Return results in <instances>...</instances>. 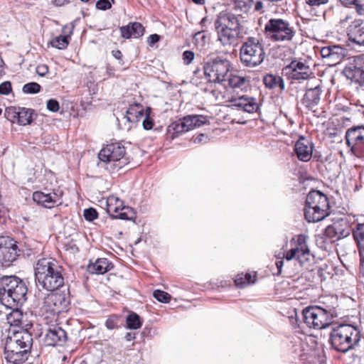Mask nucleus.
I'll return each mask as SVG.
<instances>
[{"label":"nucleus","mask_w":364,"mask_h":364,"mask_svg":"<svg viewBox=\"0 0 364 364\" xmlns=\"http://www.w3.org/2000/svg\"><path fill=\"white\" fill-rule=\"evenodd\" d=\"M63 268L52 258H42L37 261L35 269V280L38 286L53 291L63 287L65 279Z\"/></svg>","instance_id":"f257e3e1"},{"label":"nucleus","mask_w":364,"mask_h":364,"mask_svg":"<svg viewBox=\"0 0 364 364\" xmlns=\"http://www.w3.org/2000/svg\"><path fill=\"white\" fill-rule=\"evenodd\" d=\"M33 344L32 335L26 330L16 331L6 339L4 354L8 364H21L28 360Z\"/></svg>","instance_id":"f03ea898"},{"label":"nucleus","mask_w":364,"mask_h":364,"mask_svg":"<svg viewBox=\"0 0 364 364\" xmlns=\"http://www.w3.org/2000/svg\"><path fill=\"white\" fill-rule=\"evenodd\" d=\"M27 287L16 276L0 278V302L8 309H16L26 301Z\"/></svg>","instance_id":"7ed1b4c3"},{"label":"nucleus","mask_w":364,"mask_h":364,"mask_svg":"<svg viewBox=\"0 0 364 364\" xmlns=\"http://www.w3.org/2000/svg\"><path fill=\"white\" fill-rule=\"evenodd\" d=\"M334 302L331 305L311 306L302 311L303 320L306 326L314 329H323L328 327L333 317H336L337 299L331 298Z\"/></svg>","instance_id":"20e7f679"},{"label":"nucleus","mask_w":364,"mask_h":364,"mask_svg":"<svg viewBox=\"0 0 364 364\" xmlns=\"http://www.w3.org/2000/svg\"><path fill=\"white\" fill-rule=\"evenodd\" d=\"M359 329L351 324H340L333 328L330 333V342L337 351L346 353L360 340Z\"/></svg>","instance_id":"39448f33"},{"label":"nucleus","mask_w":364,"mask_h":364,"mask_svg":"<svg viewBox=\"0 0 364 364\" xmlns=\"http://www.w3.org/2000/svg\"><path fill=\"white\" fill-rule=\"evenodd\" d=\"M70 304L67 294L51 292L43 296L40 311L47 323H56L59 315L68 311Z\"/></svg>","instance_id":"423d86ee"},{"label":"nucleus","mask_w":364,"mask_h":364,"mask_svg":"<svg viewBox=\"0 0 364 364\" xmlns=\"http://www.w3.org/2000/svg\"><path fill=\"white\" fill-rule=\"evenodd\" d=\"M330 214V205L326 195L319 191H310L306 199L304 217L309 223L323 220Z\"/></svg>","instance_id":"0eeeda50"},{"label":"nucleus","mask_w":364,"mask_h":364,"mask_svg":"<svg viewBox=\"0 0 364 364\" xmlns=\"http://www.w3.org/2000/svg\"><path fill=\"white\" fill-rule=\"evenodd\" d=\"M266 36L274 42L291 41L296 35L294 27L287 20L270 18L264 26Z\"/></svg>","instance_id":"6e6552de"},{"label":"nucleus","mask_w":364,"mask_h":364,"mask_svg":"<svg viewBox=\"0 0 364 364\" xmlns=\"http://www.w3.org/2000/svg\"><path fill=\"white\" fill-rule=\"evenodd\" d=\"M308 238L309 237L304 234L296 235L291 241V244L294 247L285 255L287 260L289 261L296 258L301 267L306 269H309L314 259V256L311 253L307 244Z\"/></svg>","instance_id":"1a4fd4ad"},{"label":"nucleus","mask_w":364,"mask_h":364,"mask_svg":"<svg viewBox=\"0 0 364 364\" xmlns=\"http://www.w3.org/2000/svg\"><path fill=\"white\" fill-rule=\"evenodd\" d=\"M208 118L203 115H188L173 122L166 130V138L173 140L179 134L200 127L208 122Z\"/></svg>","instance_id":"9d476101"},{"label":"nucleus","mask_w":364,"mask_h":364,"mask_svg":"<svg viewBox=\"0 0 364 364\" xmlns=\"http://www.w3.org/2000/svg\"><path fill=\"white\" fill-rule=\"evenodd\" d=\"M230 68L228 60L217 58L205 64L204 74L210 82L220 83L228 77Z\"/></svg>","instance_id":"9b49d317"},{"label":"nucleus","mask_w":364,"mask_h":364,"mask_svg":"<svg viewBox=\"0 0 364 364\" xmlns=\"http://www.w3.org/2000/svg\"><path fill=\"white\" fill-rule=\"evenodd\" d=\"M346 144L350 153L356 157L364 158V126L353 127L347 129Z\"/></svg>","instance_id":"f8f14e48"},{"label":"nucleus","mask_w":364,"mask_h":364,"mask_svg":"<svg viewBox=\"0 0 364 364\" xmlns=\"http://www.w3.org/2000/svg\"><path fill=\"white\" fill-rule=\"evenodd\" d=\"M282 71L289 79L298 81L306 80L314 77V73L306 60L294 59L285 66Z\"/></svg>","instance_id":"ddd939ff"},{"label":"nucleus","mask_w":364,"mask_h":364,"mask_svg":"<svg viewBox=\"0 0 364 364\" xmlns=\"http://www.w3.org/2000/svg\"><path fill=\"white\" fill-rule=\"evenodd\" d=\"M18 252L16 241L9 237H0V265L9 267L16 259Z\"/></svg>","instance_id":"4468645a"},{"label":"nucleus","mask_w":364,"mask_h":364,"mask_svg":"<svg viewBox=\"0 0 364 364\" xmlns=\"http://www.w3.org/2000/svg\"><path fill=\"white\" fill-rule=\"evenodd\" d=\"M107 211L113 218L132 220L134 218L132 209L125 206L124 202L114 196L107 198Z\"/></svg>","instance_id":"2eb2a0df"},{"label":"nucleus","mask_w":364,"mask_h":364,"mask_svg":"<svg viewBox=\"0 0 364 364\" xmlns=\"http://www.w3.org/2000/svg\"><path fill=\"white\" fill-rule=\"evenodd\" d=\"M125 155V148L119 142L107 144L99 153L98 157L105 163L119 162Z\"/></svg>","instance_id":"dca6fc26"},{"label":"nucleus","mask_w":364,"mask_h":364,"mask_svg":"<svg viewBox=\"0 0 364 364\" xmlns=\"http://www.w3.org/2000/svg\"><path fill=\"white\" fill-rule=\"evenodd\" d=\"M320 53L329 65H336L344 58L346 49L338 45H330L321 48Z\"/></svg>","instance_id":"f3484780"},{"label":"nucleus","mask_w":364,"mask_h":364,"mask_svg":"<svg viewBox=\"0 0 364 364\" xmlns=\"http://www.w3.org/2000/svg\"><path fill=\"white\" fill-rule=\"evenodd\" d=\"M67 338L65 331L56 323L48 329L45 336V343L50 346H62L67 341Z\"/></svg>","instance_id":"a211bd4d"},{"label":"nucleus","mask_w":364,"mask_h":364,"mask_svg":"<svg viewBox=\"0 0 364 364\" xmlns=\"http://www.w3.org/2000/svg\"><path fill=\"white\" fill-rule=\"evenodd\" d=\"M33 200L38 205L46 208H52L61 203V193L53 191L45 193L42 191H35L33 193Z\"/></svg>","instance_id":"6ab92c4d"},{"label":"nucleus","mask_w":364,"mask_h":364,"mask_svg":"<svg viewBox=\"0 0 364 364\" xmlns=\"http://www.w3.org/2000/svg\"><path fill=\"white\" fill-rule=\"evenodd\" d=\"M347 35L350 41L364 46V20L357 18L347 28Z\"/></svg>","instance_id":"aec40b11"},{"label":"nucleus","mask_w":364,"mask_h":364,"mask_svg":"<svg viewBox=\"0 0 364 364\" xmlns=\"http://www.w3.org/2000/svg\"><path fill=\"white\" fill-rule=\"evenodd\" d=\"M314 150L313 143L308 139L300 136L294 145V151L299 160L304 162L310 161Z\"/></svg>","instance_id":"412c9836"},{"label":"nucleus","mask_w":364,"mask_h":364,"mask_svg":"<svg viewBox=\"0 0 364 364\" xmlns=\"http://www.w3.org/2000/svg\"><path fill=\"white\" fill-rule=\"evenodd\" d=\"M73 31L74 25L73 23L64 26L62 28L63 34L53 38L49 41L48 45L59 50L65 49L69 45Z\"/></svg>","instance_id":"4be33fe9"},{"label":"nucleus","mask_w":364,"mask_h":364,"mask_svg":"<svg viewBox=\"0 0 364 364\" xmlns=\"http://www.w3.org/2000/svg\"><path fill=\"white\" fill-rule=\"evenodd\" d=\"M321 92L319 85L307 89L301 100L302 105L309 110H314L320 102Z\"/></svg>","instance_id":"5701e85b"},{"label":"nucleus","mask_w":364,"mask_h":364,"mask_svg":"<svg viewBox=\"0 0 364 364\" xmlns=\"http://www.w3.org/2000/svg\"><path fill=\"white\" fill-rule=\"evenodd\" d=\"M215 27H221L225 28H232L238 30L239 20L235 14L228 12H220L215 22Z\"/></svg>","instance_id":"b1692460"},{"label":"nucleus","mask_w":364,"mask_h":364,"mask_svg":"<svg viewBox=\"0 0 364 364\" xmlns=\"http://www.w3.org/2000/svg\"><path fill=\"white\" fill-rule=\"evenodd\" d=\"M119 29L122 37L126 39L139 38L144 33V28L139 22L130 23L125 26L120 27Z\"/></svg>","instance_id":"393cba45"},{"label":"nucleus","mask_w":364,"mask_h":364,"mask_svg":"<svg viewBox=\"0 0 364 364\" xmlns=\"http://www.w3.org/2000/svg\"><path fill=\"white\" fill-rule=\"evenodd\" d=\"M114 267L112 262L107 258H99L87 266V271L91 274H104Z\"/></svg>","instance_id":"a878e982"},{"label":"nucleus","mask_w":364,"mask_h":364,"mask_svg":"<svg viewBox=\"0 0 364 364\" xmlns=\"http://www.w3.org/2000/svg\"><path fill=\"white\" fill-rule=\"evenodd\" d=\"M347 77L352 79V82L358 90L364 91V70L356 65L346 70Z\"/></svg>","instance_id":"bb28decb"},{"label":"nucleus","mask_w":364,"mask_h":364,"mask_svg":"<svg viewBox=\"0 0 364 364\" xmlns=\"http://www.w3.org/2000/svg\"><path fill=\"white\" fill-rule=\"evenodd\" d=\"M218 33V40L223 46L231 45L233 43L237 36L238 30H233L232 28H225L221 27H215Z\"/></svg>","instance_id":"cd10ccee"},{"label":"nucleus","mask_w":364,"mask_h":364,"mask_svg":"<svg viewBox=\"0 0 364 364\" xmlns=\"http://www.w3.org/2000/svg\"><path fill=\"white\" fill-rule=\"evenodd\" d=\"M145 109L140 103L130 105L126 112V119L129 122L136 123L144 117Z\"/></svg>","instance_id":"c85d7f7f"},{"label":"nucleus","mask_w":364,"mask_h":364,"mask_svg":"<svg viewBox=\"0 0 364 364\" xmlns=\"http://www.w3.org/2000/svg\"><path fill=\"white\" fill-rule=\"evenodd\" d=\"M263 82L265 87L269 89H278L282 91L285 88L282 77L277 75L267 74L264 75Z\"/></svg>","instance_id":"c756f323"},{"label":"nucleus","mask_w":364,"mask_h":364,"mask_svg":"<svg viewBox=\"0 0 364 364\" xmlns=\"http://www.w3.org/2000/svg\"><path fill=\"white\" fill-rule=\"evenodd\" d=\"M265 53L262 45L255 43L252 38V66L259 65L264 58Z\"/></svg>","instance_id":"7c9ffc66"},{"label":"nucleus","mask_w":364,"mask_h":364,"mask_svg":"<svg viewBox=\"0 0 364 364\" xmlns=\"http://www.w3.org/2000/svg\"><path fill=\"white\" fill-rule=\"evenodd\" d=\"M236 15L246 19L249 17L250 0H235Z\"/></svg>","instance_id":"2f4dec72"},{"label":"nucleus","mask_w":364,"mask_h":364,"mask_svg":"<svg viewBox=\"0 0 364 364\" xmlns=\"http://www.w3.org/2000/svg\"><path fill=\"white\" fill-rule=\"evenodd\" d=\"M333 225L339 239L350 235L351 230L346 220L341 219L335 222Z\"/></svg>","instance_id":"473e14b6"},{"label":"nucleus","mask_w":364,"mask_h":364,"mask_svg":"<svg viewBox=\"0 0 364 364\" xmlns=\"http://www.w3.org/2000/svg\"><path fill=\"white\" fill-rule=\"evenodd\" d=\"M33 110L25 107H18L17 123L19 125H27L31 123Z\"/></svg>","instance_id":"72a5a7b5"},{"label":"nucleus","mask_w":364,"mask_h":364,"mask_svg":"<svg viewBox=\"0 0 364 364\" xmlns=\"http://www.w3.org/2000/svg\"><path fill=\"white\" fill-rule=\"evenodd\" d=\"M353 236L358 248L364 250V223H358L353 230Z\"/></svg>","instance_id":"f704fd0d"},{"label":"nucleus","mask_w":364,"mask_h":364,"mask_svg":"<svg viewBox=\"0 0 364 364\" xmlns=\"http://www.w3.org/2000/svg\"><path fill=\"white\" fill-rule=\"evenodd\" d=\"M126 325L127 328L136 330L141 328L142 322L141 321L139 316L132 312L127 316Z\"/></svg>","instance_id":"c9c22d12"},{"label":"nucleus","mask_w":364,"mask_h":364,"mask_svg":"<svg viewBox=\"0 0 364 364\" xmlns=\"http://www.w3.org/2000/svg\"><path fill=\"white\" fill-rule=\"evenodd\" d=\"M12 309L13 311L7 316L8 323L11 326H19L23 318L22 312L18 310V307Z\"/></svg>","instance_id":"e433bc0d"},{"label":"nucleus","mask_w":364,"mask_h":364,"mask_svg":"<svg viewBox=\"0 0 364 364\" xmlns=\"http://www.w3.org/2000/svg\"><path fill=\"white\" fill-rule=\"evenodd\" d=\"M234 283L237 288H244L250 283V273L247 272L245 274L243 273L238 274L234 279Z\"/></svg>","instance_id":"4c0bfd02"},{"label":"nucleus","mask_w":364,"mask_h":364,"mask_svg":"<svg viewBox=\"0 0 364 364\" xmlns=\"http://www.w3.org/2000/svg\"><path fill=\"white\" fill-rule=\"evenodd\" d=\"M245 83V78L238 75H230L228 85L233 88H242Z\"/></svg>","instance_id":"58836bf2"},{"label":"nucleus","mask_w":364,"mask_h":364,"mask_svg":"<svg viewBox=\"0 0 364 364\" xmlns=\"http://www.w3.org/2000/svg\"><path fill=\"white\" fill-rule=\"evenodd\" d=\"M153 296L159 302L161 303H169L171 299V296L162 290L156 289L153 291Z\"/></svg>","instance_id":"ea45409f"},{"label":"nucleus","mask_w":364,"mask_h":364,"mask_svg":"<svg viewBox=\"0 0 364 364\" xmlns=\"http://www.w3.org/2000/svg\"><path fill=\"white\" fill-rule=\"evenodd\" d=\"M41 85L37 82H28L23 86L22 91L25 94H36L41 91Z\"/></svg>","instance_id":"a19ab883"},{"label":"nucleus","mask_w":364,"mask_h":364,"mask_svg":"<svg viewBox=\"0 0 364 364\" xmlns=\"http://www.w3.org/2000/svg\"><path fill=\"white\" fill-rule=\"evenodd\" d=\"M18 107H9L5 109V117L12 123H17Z\"/></svg>","instance_id":"79ce46f5"},{"label":"nucleus","mask_w":364,"mask_h":364,"mask_svg":"<svg viewBox=\"0 0 364 364\" xmlns=\"http://www.w3.org/2000/svg\"><path fill=\"white\" fill-rule=\"evenodd\" d=\"M151 111V109L150 107H146L145 109V113L144 115V118L142 122V126L146 130L151 129L154 126V120L150 117Z\"/></svg>","instance_id":"37998d69"},{"label":"nucleus","mask_w":364,"mask_h":364,"mask_svg":"<svg viewBox=\"0 0 364 364\" xmlns=\"http://www.w3.org/2000/svg\"><path fill=\"white\" fill-rule=\"evenodd\" d=\"M120 317L117 315H111L105 321V326L109 330L117 328L119 326Z\"/></svg>","instance_id":"c03bdc74"},{"label":"nucleus","mask_w":364,"mask_h":364,"mask_svg":"<svg viewBox=\"0 0 364 364\" xmlns=\"http://www.w3.org/2000/svg\"><path fill=\"white\" fill-rule=\"evenodd\" d=\"M316 242L318 247L323 249H326L329 245L333 243L330 239L326 237V234L323 232L316 235Z\"/></svg>","instance_id":"a18cd8bd"},{"label":"nucleus","mask_w":364,"mask_h":364,"mask_svg":"<svg viewBox=\"0 0 364 364\" xmlns=\"http://www.w3.org/2000/svg\"><path fill=\"white\" fill-rule=\"evenodd\" d=\"M323 232L326 234V237L330 239L333 242L336 240H340L336 233V230L334 228L333 224L328 225Z\"/></svg>","instance_id":"49530a36"},{"label":"nucleus","mask_w":364,"mask_h":364,"mask_svg":"<svg viewBox=\"0 0 364 364\" xmlns=\"http://www.w3.org/2000/svg\"><path fill=\"white\" fill-rule=\"evenodd\" d=\"M235 105L241 107L243 111L250 113V100L249 99L241 97Z\"/></svg>","instance_id":"de8ad7c7"},{"label":"nucleus","mask_w":364,"mask_h":364,"mask_svg":"<svg viewBox=\"0 0 364 364\" xmlns=\"http://www.w3.org/2000/svg\"><path fill=\"white\" fill-rule=\"evenodd\" d=\"M84 217L87 220L92 221L98 216L97 212L94 208H87L84 210Z\"/></svg>","instance_id":"09e8293b"},{"label":"nucleus","mask_w":364,"mask_h":364,"mask_svg":"<svg viewBox=\"0 0 364 364\" xmlns=\"http://www.w3.org/2000/svg\"><path fill=\"white\" fill-rule=\"evenodd\" d=\"M47 109L53 112H57L60 109L59 102L55 99H50L46 103Z\"/></svg>","instance_id":"8fccbe9b"},{"label":"nucleus","mask_w":364,"mask_h":364,"mask_svg":"<svg viewBox=\"0 0 364 364\" xmlns=\"http://www.w3.org/2000/svg\"><path fill=\"white\" fill-rule=\"evenodd\" d=\"M11 91L12 87L9 81H5L0 84V95H7Z\"/></svg>","instance_id":"3c124183"},{"label":"nucleus","mask_w":364,"mask_h":364,"mask_svg":"<svg viewBox=\"0 0 364 364\" xmlns=\"http://www.w3.org/2000/svg\"><path fill=\"white\" fill-rule=\"evenodd\" d=\"M112 7L109 0H98L96 2V8L99 10H107Z\"/></svg>","instance_id":"603ef678"},{"label":"nucleus","mask_w":364,"mask_h":364,"mask_svg":"<svg viewBox=\"0 0 364 364\" xmlns=\"http://www.w3.org/2000/svg\"><path fill=\"white\" fill-rule=\"evenodd\" d=\"M329 0H305V3L311 8L319 7L328 4Z\"/></svg>","instance_id":"864d4df0"},{"label":"nucleus","mask_w":364,"mask_h":364,"mask_svg":"<svg viewBox=\"0 0 364 364\" xmlns=\"http://www.w3.org/2000/svg\"><path fill=\"white\" fill-rule=\"evenodd\" d=\"M195 54L191 50H186L183 53V60L186 65H189L194 59Z\"/></svg>","instance_id":"5fc2aeb1"},{"label":"nucleus","mask_w":364,"mask_h":364,"mask_svg":"<svg viewBox=\"0 0 364 364\" xmlns=\"http://www.w3.org/2000/svg\"><path fill=\"white\" fill-rule=\"evenodd\" d=\"M48 73V66L46 64H41L36 67V73L41 77L45 76Z\"/></svg>","instance_id":"6e6d98bb"},{"label":"nucleus","mask_w":364,"mask_h":364,"mask_svg":"<svg viewBox=\"0 0 364 364\" xmlns=\"http://www.w3.org/2000/svg\"><path fill=\"white\" fill-rule=\"evenodd\" d=\"M159 40L160 36L158 34H151L148 37L147 43L150 46H153Z\"/></svg>","instance_id":"4d7b16f0"},{"label":"nucleus","mask_w":364,"mask_h":364,"mask_svg":"<svg viewBox=\"0 0 364 364\" xmlns=\"http://www.w3.org/2000/svg\"><path fill=\"white\" fill-rule=\"evenodd\" d=\"M355 6L356 12L359 15H364V4L360 3L359 0H357L355 4H353Z\"/></svg>","instance_id":"13d9d810"},{"label":"nucleus","mask_w":364,"mask_h":364,"mask_svg":"<svg viewBox=\"0 0 364 364\" xmlns=\"http://www.w3.org/2000/svg\"><path fill=\"white\" fill-rule=\"evenodd\" d=\"M250 46L248 42H245L240 48V55H250Z\"/></svg>","instance_id":"bf43d9fd"},{"label":"nucleus","mask_w":364,"mask_h":364,"mask_svg":"<svg viewBox=\"0 0 364 364\" xmlns=\"http://www.w3.org/2000/svg\"><path fill=\"white\" fill-rule=\"evenodd\" d=\"M231 286H232L231 280H222L220 282V284L218 285L217 287H215V289H217L218 290H221V289H223L226 287H231Z\"/></svg>","instance_id":"052dcab7"},{"label":"nucleus","mask_w":364,"mask_h":364,"mask_svg":"<svg viewBox=\"0 0 364 364\" xmlns=\"http://www.w3.org/2000/svg\"><path fill=\"white\" fill-rule=\"evenodd\" d=\"M208 137L206 135H205L203 134H200L196 137V139H194V142L195 143H206L208 141Z\"/></svg>","instance_id":"680f3d73"},{"label":"nucleus","mask_w":364,"mask_h":364,"mask_svg":"<svg viewBox=\"0 0 364 364\" xmlns=\"http://www.w3.org/2000/svg\"><path fill=\"white\" fill-rule=\"evenodd\" d=\"M241 61L246 65L250 66V55H240Z\"/></svg>","instance_id":"e2e57ef3"},{"label":"nucleus","mask_w":364,"mask_h":364,"mask_svg":"<svg viewBox=\"0 0 364 364\" xmlns=\"http://www.w3.org/2000/svg\"><path fill=\"white\" fill-rule=\"evenodd\" d=\"M340 3L344 6L349 7L353 5V4H355L357 0H338Z\"/></svg>","instance_id":"0e129e2a"},{"label":"nucleus","mask_w":364,"mask_h":364,"mask_svg":"<svg viewBox=\"0 0 364 364\" xmlns=\"http://www.w3.org/2000/svg\"><path fill=\"white\" fill-rule=\"evenodd\" d=\"M253 100L252 97V114L253 112H258L259 109V105L257 102H253Z\"/></svg>","instance_id":"69168bd1"},{"label":"nucleus","mask_w":364,"mask_h":364,"mask_svg":"<svg viewBox=\"0 0 364 364\" xmlns=\"http://www.w3.org/2000/svg\"><path fill=\"white\" fill-rule=\"evenodd\" d=\"M112 55L117 60H121L122 58V53L120 50H116L112 52Z\"/></svg>","instance_id":"338daca9"},{"label":"nucleus","mask_w":364,"mask_h":364,"mask_svg":"<svg viewBox=\"0 0 364 364\" xmlns=\"http://www.w3.org/2000/svg\"><path fill=\"white\" fill-rule=\"evenodd\" d=\"M70 2L69 0H54V4L58 6H64Z\"/></svg>","instance_id":"774afa93"}]
</instances>
